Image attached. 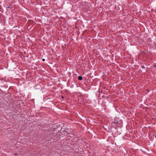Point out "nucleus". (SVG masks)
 <instances>
[{"label": "nucleus", "mask_w": 156, "mask_h": 156, "mask_svg": "<svg viewBox=\"0 0 156 156\" xmlns=\"http://www.w3.org/2000/svg\"><path fill=\"white\" fill-rule=\"evenodd\" d=\"M15 154V155H16V154Z\"/></svg>", "instance_id": "3"}, {"label": "nucleus", "mask_w": 156, "mask_h": 156, "mask_svg": "<svg viewBox=\"0 0 156 156\" xmlns=\"http://www.w3.org/2000/svg\"><path fill=\"white\" fill-rule=\"evenodd\" d=\"M82 77L81 76H80L78 77V79L79 80H81L82 79Z\"/></svg>", "instance_id": "1"}, {"label": "nucleus", "mask_w": 156, "mask_h": 156, "mask_svg": "<svg viewBox=\"0 0 156 156\" xmlns=\"http://www.w3.org/2000/svg\"><path fill=\"white\" fill-rule=\"evenodd\" d=\"M42 60L43 61H44L45 60V59L44 58H43V59H42Z\"/></svg>", "instance_id": "2"}]
</instances>
